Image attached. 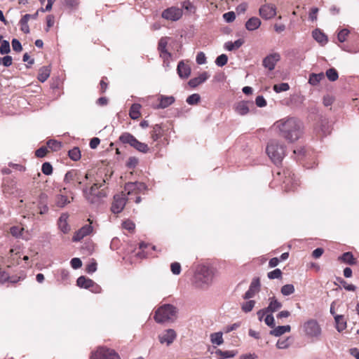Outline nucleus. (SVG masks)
Masks as SVG:
<instances>
[{
  "label": "nucleus",
  "instance_id": "19",
  "mask_svg": "<svg viewBox=\"0 0 359 359\" xmlns=\"http://www.w3.org/2000/svg\"><path fill=\"white\" fill-rule=\"evenodd\" d=\"M210 77V74L207 72H203L198 76L191 79L188 84L191 88H196L200 84L205 82L208 78Z\"/></svg>",
  "mask_w": 359,
  "mask_h": 359
},
{
  "label": "nucleus",
  "instance_id": "43",
  "mask_svg": "<svg viewBox=\"0 0 359 359\" xmlns=\"http://www.w3.org/2000/svg\"><path fill=\"white\" fill-rule=\"evenodd\" d=\"M281 293L284 296H288L294 293V287L292 284H286L281 287Z\"/></svg>",
  "mask_w": 359,
  "mask_h": 359
},
{
  "label": "nucleus",
  "instance_id": "28",
  "mask_svg": "<svg viewBox=\"0 0 359 359\" xmlns=\"http://www.w3.org/2000/svg\"><path fill=\"white\" fill-rule=\"evenodd\" d=\"M291 330L290 325H280L276 327H273L269 332V334L274 337H280L285 332H289Z\"/></svg>",
  "mask_w": 359,
  "mask_h": 359
},
{
  "label": "nucleus",
  "instance_id": "53",
  "mask_svg": "<svg viewBox=\"0 0 359 359\" xmlns=\"http://www.w3.org/2000/svg\"><path fill=\"white\" fill-rule=\"evenodd\" d=\"M10 51L11 48L9 42L7 40L2 41L0 46V53L4 55L10 53Z\"/></svg>",
  "mask_w": 359,
  "mask_h": 359
},
{
  "label": "nucleus",
  "instance_id": "57",
  "mask_svg": "<svg viewBox=\"0 0 359 359\" xmlns=\"http://www.w3.org/2000/svg\"><path fill=\"white\" fill-rule=\"evenodd\" d=\"M170 269L173 274L179 275L181 272V265L179 262H173L170 265Z\"/></svg>",
  "mask_w": 359,
  "mask_h": 359
},
{
  "label": "nucleus",
  "instance_id": "12",
  "mask_svg": "<svg viewBox=\"0 0 359 359\" xmlns=\"http://www.w3.org/2000/svg\"><path fill=\"white\" fill-rule=\"evenodd\" d=\"M161 16L168 20L177 21L182 16V11L179 8L172 6L164 10Z\"/></svg>",
  "mask_w": 359,
  "mask_h": 359
},
{
  "label": "nucleus",
  "instance_id": "38",
  "mask_svg": "<svg viewBox=\"0 0 359 359\" xmlns=\"http://www.w3.org/2000/svg\"><path fill=\"white\" fill-rule=\"evenodd\" d=\"M133 147L137 150L140 152L146 154L149 151V147L147 144L140 142L138 140H136Z\"/></svg>",
  "mask_w": 359,
  "mask_h": 359
},
{
  "label": "nucleus",
  "instance_id": "41",
  "mask_svg": "<svg viewBox=\"0 0 359 359\" xmlns=\"http://www.w3.org/2000/svg\"><path fill=\"white\" fill-rule=\"evenodd\" d=\"M69 157L74 161H77L81 158V151L79 147H74L68 152Z\"/></svg>",
  "mask_w": 359,
  "mask_h": 359
},
{
  "label": "nucleus",
  "instance_id": "21",
  "mask_svg": "<svg viewBox=\"0 0 359 359\" xmlns=\"http://www.w3.org/2000/svg\"><path fill=\"white\" fill-rule=\"evenodd\" d=\"M147 189V186L143 182H130L126 184L125 186V190L128 191V194L130 195L131 191H142Z\"/></svg>",
  "mask_w": 359,
  "mask_h": 359
},
{
  "label": "nucleus",
  "instance_id": "39",
  "mask_svg": "<svg viewBox=\"0 0 359 359\" xmlns=\"http://www.w3.org/2000/svg\"><path fill=\"white\" fill-rule=\"evenodd\" d=\"M256 302L255 300H251L250 299L248 301L243 302L241 305V309L245 313L250 312L253 308L255 307Z\"/></svg>",
  "mask_w": 359,
  "mask_h": 359
},
{
  "label": "nucleus",
  "instance_id": "63",
  "mask_svg": "<svg viewBox=\"0 0 359 359\" xmlns=\"http://www.w3.org/2000/svg\"><path fill=\"white\" fill-rule=\"evenodd\" d=\"M196 60L198 65H203L206 63V57L205 53L203 52L198 53Z\"/></svg>",
  "mask_w": 359,
  "mask_h": 359
},
{
  "label": "nucleus",
  "instance_id": "36",
  "mask_svg": "<svg viewBox=\"0 0 359 359\" xmlns=\"http://www.w3.org/2000/svg\"><path fill=\"white\" fill-rule=\"evenodd\" d=\"M325 76L323 72L319 74H314L312 73L309 76V83L312 86H316L318 85L320 81L324 79Z\"/></svg>",
  "mask_w": 359,
  "mask_h": 359
},
{
  "label": "nucleus",
  "instance_id": "33",
  "mask_svg": "<svg viewBox=\"0 0 359 359\" xmlns=\"http://www.w3.org/2000/svg\"><path fill=\"white\" fill-rule=\"evenodd\" d=\"M341 262L349 265H353L356 264V259L353 257L352 252H344L339 258Z\"/></svg>",
  "mask_w": 359,
  "mask_h": 359
},
{
  "label": "nucleus",
  "instance_id": "25",
  "mask_svg": "<svg viewBox=\"0 0 359 359\" xmlns=\"http://www.w3.org/2000/svg\"><path fill=\"white\" fill-rule=\"evenodd\" d=\"M261 25V20L257 17H252L245 22V28L248 31L257 29Z\"/></svg>",
  "mask_w": 359,
  "mask_h": 359
},
{
  "label": "nucleus",
  "instance_id": "9",
  "mask_svg": "<svg viewBox=\"0 0 359 359\" xmlns=\"http://www.w3.org/2000/svg\"><path fill=\"white\" fill-rule=\"evenodd\" d=\"M64 182L72 184L75 189H79V185L82 184L79 171L76 170L68 171L65 175Z\"/></svg>",
  "mask_w": 359,
  "mask_h": 359
},
{
  "label": "nucleus",
  "instance_id": "6",
  "mask_svg": "<svg viewBox=\"0 0 359 359\" xmlns=\"http://www.w3.org/2000/svg\"><path fill=\"white\" fill-rule=\"evenodd\" d=\"M90 359H120V357L113 349L100 347L96 351L92 353Z\"/></svg>",
  "mask_w": 359,
  "mask_h": 359
},
{
  "label": "nucleus",
  "instance_id": "50",
  "mask_svg": "<svg viewBox=\"0 0 359 359\" xmlns=\"http://www.w3.org/2000/svg\"><path fill=\"white\" fill-rule=\"evenodd\" d=\"M228 62V57L225 54H222L219 55L215 60V64L218 67L224 66Z\"/></svg>",
  "mask_w": 359,
  "mask_h": 359
},
{
  "label": "nucleus",
  "instance_id": "11",
  "mask_svg": "<svg viewBox=\"0 0 359 359\" xmlns=\"http://www.w3.org/2000/svg\"><path fill=\"white\" fill-rule=\"evenodd\" d=\"M126 204V198L125 194L123 192L116 194L114 196V201L112 203L111 210L114 214L121 212Z\"/></svg>",
  "mask_w": 359,
  "mask_h": 359
},
{
  "label": "nucleus",
  "instance_id": "58",
  "mask_svg": "<svg viewBox=\"0 0 359 359\" xmlns=\"http://www.w3.org/2000/svg\"><path fill=\"white\" fill-rule=\"evenodd\" d=\"M339 282L347 291H355L356 290V287L354 285L347 283V282L342 278H340Z\"/></svg>",
  "mask_w": 359,
  "mask_h": 359
},
{
  "label": "nucleus",
  "instance_id": "2",
  "mask_svg": "<svg viewBox=\"0 0 359 359\" xmlns=\"http://www.w3.org/2000/svg\"><path fill=\"white\" fill-rule=\"evenodd\" d=\"M215 272L212 268L205 265L198 266L194 278V284L196 287L206 290L212 283Z\"/></svg>",
  "mask_w": 359,
  "mask_h": 359
},
{
  "label": "nucleus",
  "instance_id": "17",
  "mask_svg": "<svg viewBox=\"0 0 359 359\" xmlns=\"http://www.w3.org/2000/svg\"><path fill=\"white\" fill-rule=\"evenodd\" d=\"M167 45H168V37H162L160 39L158 44V50L160 52V56L164 60L165 62L166 60H170L171 57V53H170L167 50Z\"/></svg>",
  "mask_w": 359,
  "mask_h": 359
},
{
  "label": "nucleus",
  "instance_id": "7",
  "mask_svg": "<svg viewBox=\"0 0 359 359\" xmlns=\"http://www.w3.org/2000/svg\"><path fill=\"white\" fill-rule=\"evenodd\" d=\"M283 189L286 191H294L299 186V180L290 170L284 171Z\"/></svg>",
  "mask_w": 359,
  "mask_h": 359
},
{
  "label": "nucleus",
  "instance_id": "24",
  "mask_svg": "<svg viewBox=\"0 0 359 359\" xmlns=\"http://www.w3.org/2000/svg\"><path fill=\"white\" fill-rule=\"evenodd\" d=\"M269 304L267 307H266L267 311L269 313H273L276 311L279 310L282 307V303L278 301V299L275 297H269Z\"/></svg>",
  "mask_w": 359,
  "mask_h": 359
},
{
  "label": "nucleus",
  "instance_id": "55",
  "mask_svg": "<svg viewBox=\"0 0 359 359\" xmlns=\"http://www.w3.org/2000/svg\"><path fill=\"white\" fill-rule=\"evenodd\" d=\"M264 323L270 327L273 328L275 327V320L272 313H270L266 316Z\"/></svg>",
  "mask_w": 359,
  "mask_h": 359
},
{
  "label": "nucleus",
  "instance_id": "32",
  "mask_svg": "<svg viewBox=\"0 0 359 359\" xmlns=\"http://www.w3.org/2000/svg\"><path fill=\"white\" fill-rule=\"evenodd\" d=\"M236 353L237 352L235 351H222L220 349H217L215 352V355L218 359H226L234 357L236 355Z\"/></svg>",
  "mask_w": 359,
  "mask_h": 359
},
{
  "label": "nucleus",
  "instance_id": "22",
  "mask_svg": "<svg viewBox=\"0 0 359 359\" xmlns=\"http://www.w3.org/2000/svg\"><path fill=\"white\" fill-rule=\"evenodd\" d=\"M250 105L252 106L253 103L248 101H241L236 105L235 111L241 116L246 115L249 112Z\"/></svg>",
  "mask_w": 359,
  "mask_h": 359
},
{
  "label": "nucleus",
  "instance_id": "52",
  "mask_svg": "<svg viewBox=\"0 0 359 359\" xmlns=\"http://www.w3.org/2000/svg\"><path fill=\"white\" fill-rule=\"evenodd\" d=\"M267 276L269 279H279L282 278V271L279 269H276L268 273Z\"/></svg>",
  "mask_w": 359,
  "mask_h": 359
},
{
  "label": "nucleus",
  "instance_id": "46",
  "mask_svg": "<svg viewBox=\"0 0 359 359\" xmlns=\"http://www.w3.org/2000/svg\"><path fill=\"white\" fill-rule=\"evenodd\" d=\"M46 144L50 149L55 151L60 150L62 147L61 142L52 139L49 140Z\"/></svg>",
  "mask_w": 359,
  "mask_h": 359
},
{
  "label": "nucleus",
  "instance_id": "10",
  "mask_svg": "<svg viewBox=\"0 0 359 359\" xmlns=\"http://www.w3.org/2000/svg\"><path fill=\"white\" fill-rule=\"evenodd\" d=\"M304 330L306 335L317 337L321 333V328L316 320H309L304 324Z\"/></svg>",
  "mask_w": 359,
  "mask_h": 359
},
{
  "label": "nucleus",
  "instance_id": "56",
  "mask_svg": "<svg viewBox=\"0 0 359 359\" xmlns=\"http://www.w3.org/2000/svg\"><path fill=\"white\" fill-rule=\"evenodd\" d=\"M0 65L4 67H10L12 65V57L9 55H6L3 57H0Z\"/></svg>",
  "mask_w": 359,
  "mask_h": 359
},
{
  "label": "nucleus",
  "instance_id": "3",
  "mask_svg": "<svg viewBox=\"0 0 359 359\" xmlns=\"http://www.w3.org/2000/svg\"><path fill=\"white\" fill-rule=\"evenodd\" d=\"M104 183V180L102 182L96 180L90 188L84 187L83 189V195L85 199L91 204H99L107 196V193L104 189L99 190Z\"/></svg>",
  "mask_w": 359,
  "mask_h": 359
},
{
  "label": "nucleus",
  "instance_id": "47",
  "mask_svg": "<svg viewBox=\"0 0 359 359\" xmlns=\"http://www.w3.org/2000/svg\"><path fill=\"white\" fill-rule=\"evenodd\" d=\"M290 341L289 337L285 338V339H280L278 340V341L276 343V346L279 349L287 348L290 346Z\"/></svg>",
  "mask_w": 359,
  "mask_h": 359
},
{
  "label": "nucleus",
  "instance_id": "54",
  "mask_svg": "<svg viewBox=\"0 0 359 359\" xmlns=\"http://www.w3.org/2000/svg\"><path fill=\"white\" fill-rule=\"evenodd\" d=\"M349 34V30L347 29H342L339 31L337 34V39L341 43L344 42L346 40V36Z\"/></svg>",
  "mask_w": 359,
  "mask_h": 359
},
{
  "label": "nucleus",
  "instance_id": "16",
  "mask_svg": "<svg viewBox=\"0 0 359 359\" xmlns=\"http://www.w3.org/2000/svg\"><path fill=\"white\" fill-rule=\"evenodd\" d=\"M93 228L90 224H85L80 229L76 231L72 238V241L74 242L80 241L84 237L90 235L93 232Z\"/></svg>",
  "mask_w": 359,
  "mask_h": 359
},
{
  "label": "nucleus",
  "instance_id": "49",
  "mask_svg": "<svg viewBox=\"0 0 359 359\" xmlns=\"http://www.w3.org/2000/svg\"><path fill=\"white\" fill-rule=\"evenodd\" d=\"M290 86L287 83H280L273 86V90L276 93H281L289 90Z\"/></svg>",
  "mask_w": 359,
  "mask_h": 359
},
{
  "label": "nucleus",
  "instance_id": "30",
  "mask_svg": "<svg viewBox=\"0 0 359 359\" xmlns=\"http://www.w3.org/2000/svg\"><path fill=\"white\" fill-rule=\"evenodd\" d=\"M244 43V40L242 39H238L234 42L232 41H227L224 43V48L229 50L232 51L233 50L238 49L240 47L242 46V45Z\"/></svg>",
  "mask_w": 359,
  "mask_h": 359
},
{
  "label": "nucleus",
  "instance_id": "18",
  "mask_svg": "<svg viewBox=\"0 0 359 359\" xmlns=\"http://www.w3.org/2000/svg\"><path fill=\"white\" fill-rule=\"evenodd\" d=\"M158 337L161 344L166 343L167 345H170L176 338V332L172 329H168L160 334Z\"/></svg>",
  "mask_w": 359,
  "mask_h": 359
},
{
  "label": "nucleus",
  "instance_id": "20",
  "mask_svg": "<svg viewBox=\"0 0 359 359\" xmlns=\"http://www.w3.org/2000/svg\"><path fill=\"white\" fill-rule=\"evenodd\" d=\"M177 72L180 78L187 79L191 74V68L183 60H181L177 65Z\"/></svg>",
  "mask_w": 359,
  "mask_h": 359
},
{
  "label": "nucleus",
  "instance_id": "35",
  "mask_svg": "<svg viewBox=\"0 0 359 359\" xmlns=\"http://www.w3.org/2000/svg\"><path fill=\"white\" fill-rule=\"evenodd\" d=\"M141 108V105L140 104H133L130 107V111H129V116L130 117L133 119H137L140 116V109Z\"/></svg>",
  "mask_w": 359,
  "mask_h": 359
},
{
  "label": "nucleus",
  "instance_id": "4",
  "mask_svg": "<svg viewBox=\"0 0 359 359\" xmlns=\"http://www.w3.org/2000/svg\"><path fill=\"white\" fill-rule=\"evenodd\" d=\"M266 151L273 163L279 165L285 156V146L278 140H271L266 146Z\"/></svg>",
  "mask_w": 359,
  "mask_h": 359
},
{
  "label": "nucleus",
  "instance_id": "1",
  "mask_svg": "<svg viewBox=\"0 0 359 359\" xmlns=\"http://www.w3.org/2000/svg\"><path fill=\"white\" fill-rule=\"evenodd\" d=\"M273 126L288 142L298 140L303 133V123L297 118L285 117L275 122Z\"/></svg>",
  "mask_w": 359,
  "mask_h": 359
},
{
  "label": "nucleus",
  "instance_id": "13",
  "mask_svg": "<svg viewBox=\"0 0 359 359\" xmlns=\"http://www.w3.org/2000/svg\"><path fill=\"white\" fill-rule=\"evenodd\" d=\"M261 284L259 278H255L250 283V287L244 294L243 298L244 299H250L255 296L260 290Z\"/></svg>",
  "mask_w": 359,
  "mask_h": 359
},
{
  "label": "nucleus",
  "instance_id": "8",
  "mask_svg": "<svg viewBox=\"0 0 359 359\" xmlns=\"http://www.w3.org/2000/svg\"><path fill=\"white\" fill-rule=\"evenodd\" d=\"M76 284L79 287L88 289L93 293H100L102 290L101 287L93 280L83 276L78 278Z\"/></svg>",
  "mask_w": 359,
  "mask_h": 359
},
{
  "label": "nucleus",
  "instance_id": "27",
  "mask_svg": "<svg viewBox=\"0 0 359 359\" xmlns=\"http://www.w3.org/2000/svg\"><path fill=\"white\" fill-rule=\"evenodd\" d=\"M118 140L121 143L124 144H129L133 147L134 144L133 142H135L137 139L130 133L126 132L120 135Z\"/></svg>",
  "mask_w": 359,
  "mask_h": 359
},
{
  "label": "nucleus",
  "instance_id": "61",
  "mask_svg": "<svg viewBox=\"0 0 359 359\" xmlns=\"http://www.w3.org/2000/svg\"><path fill=\"white\" fill-rule=\"evenodd\" d=\"M12 47H13V50L15 52H20L22 49V45H21V43L20 42L19 40L16 39H13L12 40Z\"/></svg>",
  "mask_w": 359,
  "mask_h": 359
},
{
  "label": "nucleus",
  "instance_id": "29",
  "mask_svg": "<svg viewBox=\"0 0 359 359\" xmlns=\"http://www.w3.org/2000/svg\"><path fill=\"white\" fill-rule=\"evenodd\" d=\"M336 329L341 332L346 328V320L343 315H334Z\"/></svg>",
  "mask_w": 359,
  "mask_h": 359
},
{
  "label": "nucleus",
  "instance_id": "37",
  "mask_svg": "<svg viewBox=\"0 0 359 359\" xmlns=\"http://www.w3.org/2000/svg\"><path fill=\"white\" fill-rule=\"evenodd\" d=\"M55 203L59 208H64L66 205L70 203L68 198L63 194H58L56 196Z\"/></svg>",
  "mask_w": 359,
  "mask_h": 359
},
{
  "label": "nucleus",
  "instance_id": "34",
  "mask_svg": "<svg viewBox=\"0 0 359 359\" xmlns=\"http://www.w3.org/2000/svg\"><path fill=\"white\" fill-rule=\"evenodd\" d=\"M50 69L48 67L43 66L39 69L38 79L43 83L45 82L50 76Z\"/></svg>",
  "mask_w": 359,
  "mask_h": 359
},
{
  "label": "nucleus",
  "instance_id": "59",
  "mask_svg": "<svg viewBox=\"0 0 359 359\" xmlns=\"http://www.w3.org/2000/svg\"><path fill=\"white\" fill-rule=\"evenodd\" d=\"M223 18L224 19V20L227 22H233L235 18H236V15H235V13L233 11H229V12H227V13H225L224 15H223Z\"/></svg>",
  "mask_w": 359,
  "mask_h": 359
},
{
  "label": "nucleus",
  "instance_id": "51",
  "mask_svg": "<svg viewBox=\"0 0 359 359\" xmlns=\"http://www.w3.org/2000/svg\"><path fill=\"white\" fill-rule=\"evenodd\" d=\"M41 171L46 175H50L53 173V166L49 162H45L42 164Z\"/></svg>",
  "mask_w": 359,
  "mask_h": 359
},
{
  "label": "nucleus",
  "instance_id": "26",
  "mask_svg": "<svg viewBox=\"0 0 359 359\" xmlns=\"http://www.w3.org/2000/svg\"><path fill=\"white\" fill-rule=\"evenodd\" d=\"M68 215L67 214H62L58 219L59 229L64 233H67L69 231L70 227L67 223Z\"/></svg>",
  "mask_w": 359,
  "mask_h": 359
},
{
  "label": "nucleus",
  "instance_id": "23",
  "mask_svg": "<svg viewBox=\"0 0 359 359\" xmlns=\"http://www.w3.org/2000/svg\"><path fill=\"white\" fill-rule=\"evenodd\" d=\"M158 100H159V104L156 107V108L157 109H165V108L170 106L171 104H172L175 102V99L172 95H170V96L161 95L158 97Z\"/></svg>",
  "mask_w": 359,
  "mask_h": 359
},
{
  "label": "nucleus",
  "instance_id": "15",
  "mask_svg": "<svg viewBox=\"0 0 359 359\" xmlns=\"http://www.w3.org/2000/svg\"><path fill=\"white\" fill-rule=\"evenodd\" d=\"M280 56L277 53L269 54L263 59L262 65L264 68L272 71L274 69L277 62L280 60Z\"/></svg>",
  "mask_w": 359,
  "mask_h": 359
},
{
  "label": "nucleus",
  "instance_id": "64",
  "mask_svg": "<svg viewBox=\"0 0 359 359\" xmlns=\"http://www.w3.org/2000/svg\"><path fill=\"white\" fill-rule=\"evenodd\" d=\"M79 2L78 0H65V4L70 9H76Z\"/></svg>",
  "mask_w": 359,
  "mask_h": 359
},
{
  "label": "nucleus",
  "instance_id": "44",
  "mask_svg": "<svg viewBox=\"0 0 359 359\" xmlns=\"http://www.w3.org/2000/svg\"><path fill=\"white\" fill-rule=\"evenodd\" d=\"M27 17H22L20 19L19 24L20 25V29L22 32H23L25 34L29 33V27L28 25V21H27Z\"/></svg>",
  "mask_w": 359,
  "mask_h": 359
},
{
  "label": "nucleus",
  "instance_id": "31",
  "mask_svg": "<svg viewBox=\"0 0 359 359\" xmlns=\"http://www.w3.org/2000/svg\"><path fill=\"white\" fill-rule=\"evenodd\" d=\"M312 35L313 39L321 45H324L327 42V36L318 29L313 31Z\"/></svg>",
  "mask_w": 359,
  "mask_h": 359
},
{
  "label": "nucleus",
  "instance_id": "48",
  "mask_svg": "<svg viewBox=\"0 0 359 359\" xmlns=\"http://www.w3.org/2000/svg\"><path fill=\"white\" fill-rule=\"evenodd\" d=\"M201 100V96L198 93H194L191 95H189L187 98V102L190 105H194L198 104Z\"/></svg>",
  "mask_w": 359,
  "mask_h": 359
},
{
  "label": "nucleus",
  "instance_id": "40",
  "mask_svg": "<svg viewBox=\"0 0 359 359\" xmlns=\"http://www.w3.org/2000/svg\"><path fill=\"white\" fill-rule=\"evenodd\" d=\"M211 342L214 344L221 345L223 343L222 332H218L210 334Z\"/></svg>",
  "mask_w": 359,
  "mask_h": 359
},
{
  "label": "nucleus",
  "instance_id": "14",
  "mask_svg": "<svg viewBox=\"0 0 359 359\" xmlns=\"http://www.w3.org/2000/svg\"><path fill=\"white\" fill-rule=\"evenodd\" d=\"M259 15L265 20L273 18L276 15V8L271 4H264L259 10Z\"/></svg>",
  "mask_w": 359,
  "mask_h": 359
},
{
  "label": "nucleus",
  "instance_id": "60",
  "mask_svg": "<svg viewBox=\"0 0 359 359\" xmlns=\"http://www.w3.org/2000/svg\"><path fill=\"white\" fill-rule=\"evenodd\" d=\"M123 228L127 229L130 231H132L135 229V225L133 222L130 220H126L122 224Z\"/></svg>",
  "mask_w": 359,
  "mask_h": 359
},
{
  "label": "nucleus",
  "instance_id": "62",
  "mask_svg": "<svg viewBox=\"0 0 359 359\" xmlns=\"http://www.w3.org/2000/svg\"><path fill=\"white\" fill-rule=\"evenodd\" d=\"M71 266L73 269H77L82 266V262L79 258L74 257L71 259Z\"/></svg>",
  "mask_w": 359,
  "mask_h": 359
},
{
  "label": "nucleus",
  "instance_id": "42",
  "mask_svg": "<svg viewBox=\"0 0 359 359\" xmlns=\"http://www.w3.org/2000/svg\"><path fill=\"white\" fill-rule=\"evenodd\" d=\"M151 137L153 141H156L161 137V127L159 125L154 126L151 132Z\"/></svg>",
  "mask_w": 359,
  "mask_h": 359
},
{
  "label": "nucleus",
  "instance_id": "5",
  "mask_svg": "<svg viewBox=\"0 0 359 359\" xmlns=\"http://www.w3.org/2000/svg\"><path fill=\"white\" fill-rule=\"evenodd\" d=\"M177 307L172 304H165L156 311L154 320L158 323L173 321L177 318Z\"/></svg>",
  "mask_w": 359,
  "mask_h": 359
},
{
  "label": "nucleus",
  "instance_id": "45",
  "mask_svg": "<svg viewBox=\"0 0 359 359\" xmlns=\"http://www.w3.org/2000/svg\"><path fill=\"white\" fill-rule=\"evenodd\" d=\"M326 76L330 81H335L338 79V72L334 68H330L326 71Z\"/></svg>",
  "mask_w": 359,
  "mask_h": 359
}]
</instances>
